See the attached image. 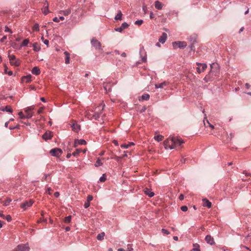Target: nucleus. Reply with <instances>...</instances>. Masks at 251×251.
<instances>
[{"label": "nucleus", "mask_w": 251, "mask_h": 251, "mask_svg": "<svg viewBox=\"0 0 251 251\" xmlns=\"http://www.w3.org/2000/svg\"><path fill=\"white\" fill-rule=\"evenodd\" d=\"M105 107V104L103 103H101L99 106H98L96 110L97 111L96 112L95 114L93 115V117L95 120H98L101 115V111L103 110L104 109V107Z\"/></svg>", "instance_id": "nucleus-1"}, {"label": "nucleus", "mask_w": 251, "mask_h": 251, "mask_svg": "<svg viewBox=\"0 0 251 251\" xmlns=\"http://www.w3.org/2000/svg\"><path fill=\"white\" fill-rule=\"evenodd\" d=\"M8 58L10 60V63L12 66H19L21 62L20 60L17 59L14 54H8Z\"/></svg>", "instance_id": "nucleus-2"}, {"label": "nucleus", "mask_w": 251, "mask_h": 251, "mask_svg": "<svg viewBox=\"0 0 251 251\" xmlns=\"http://www.w3.org/2000/svg\"><path fill=\"white\" fill-rule=\"evenodd\" d=\"M173 137L171 138L168 139L164 141V146L166 149H170L172 150L175 149V147L173 146Z\"/></svg>", "instance_id": "nucleus-3"}, {"label": "nucleus", "mask_w": 251, "mask_h": 251, "mask_svg": "<svg viewBox=\"0 0 251 251\" xmlns=\"http://www.w3.org/2000/svg\"><path fill=\"white\" fill-rule=\"evenodd\" d=\"M172 45L174 49H176L177 48L184 49L187 46V43L184 41L174 42H173Z\"/></svg>", "instance_id": "nucleus-4"}, {"label": "nucleus", "mask_w": 251, "mask_h": 251, "mask_svg": "<svg viewBox=\"0 0 251 251\" xmlns=\"http://www.w3.org/2000/svg\"><path fill=\"white\" fill-rule=\"evenodd\" d=\"M197 65L198 67L197 68V71L199 74H201L207 68V64L206 63H201L196 62Z\"/></svg>", "instance_id": "nucleus-5"}, {"label": "nucleus", "mask_w": 251, "mask_h": 251, "mask_svg": "<svg viewBox=\"0 0 251 251\" xmlns=\"http://www.w3.org/2000/svg\"><path fill=\"white\" fill-rule=\"evenodd\" d=\"M173 146L175 147V148L181 146L182 144L184 143V141L182 140L181 138H179L177 137L173 136Z\"/></svg>", "instance_id": "nucleus-6"}, {"label": "nucleus", "mask_w": 251, "mask_h": 251, "mask_svg": "<svg viewBox=\"0 0 251 251\" xmlns=\"http://www.w3.org/2000/svg\"><path fill=\"white\" fill-rule=\"evenodd\" d=\"M50 152L52 156L58 157L62 154V151L59 148H54L51 150Z\"/></svg>", "instance_id": "nucleus-7"}, {"label": "nucleus", "mask_w": 251, "mask_h": 251, "mask_svg": "<svg viewBox=\"0 0 251 251\" xmlns=\"http://www.w3.org/2000/svg\"><path fill=\"white\" fill-rule=\"evenodd\" d=\"M29 248L27 244H21L18 245L14 251H29Z\"/></svg>", "instance_id": "nucleus-8"}, {"label": "nucleus", "mask_w": 251, "mask_h": 251, "mask_svg": "<svg viewBox=\"0 0 251 251\" xmlns=\"http://www.w3.org/2000/svg\"><path fill=\"white\" fill-rule=\"evenodd\" d=\"M34 201L33 200H29V201H26L21 205V207L25 210L27 207H30L33 203Z\"/></svg>", "instance_id": "nucleus-9"}, {"label": "nucleus", "mask_w": 251, "mask_h": 251, "mask_svg": "<svg viewBox=\"0 0 251 251\" xmlns=\"http://www.w3.org/2000/svg\"><path fill=\"white\" fill-rule=\"evenodd\" d=\"M92 45L95 48L100 49H101V44L97 40V39H95L94 38L92 39L91 41Z\"/></svg>", "instance_id": "nucleus-10"}, {"label": "nucleus", "mask_w": 251, "mask_h": 251, "mask_svg": "<svg viewBox=\"0 0 251 251\" xmlns=\"http://www.w3.org/2000/svg\"><path fill=\"white\" fill-rule=\"evenodd\" d=\"M128 26H129V25H128V24L127 23L124 22V23H122V24L120 27L116 28L115 29V30L116 31L121 32L123 31V30L124 29L127 28Z\"/></svg>", "instance_id": "nucleus-11"}, {"label": "nucleus", "mask_w": 251, "mask_h": 251, "mask_svg": "<svg viewBox=\"0 0 251 251\" xmlns=\"http://www.w3.org/2000/svg\"><path fill=\"white\" fill-rule=\"evenodd\" d=\"M205 240L207 244L211 245H213L215 243L213 238L210 235H206Z\"/></svg>", "instance_id": "nucleus-12"}, {"label": "nucleus", "mask_w": 251, "mask_h": 251, "mask_svg": "<svg viewBox=\"0 0 251 251\" xmlns=\"http://www.w3.org/2000/svg\"><path fill=\"white\" fill-rule=\"evenodd\" d=\"M32 108L31 107H27L25 110V112L26 113L25 118L26 119H29L32 117V114L31 113Z\"/></svg>", "instance_id": "nucleus-13"}, {"label": "nucleus", "mask_w": 251, "mask_h": 251, "mask_svg": "<svg viewBox=\"0 0 251 251\" xmlns=\"http://www.w3.org/2000/svg\"><path fill=\"white\" fill-rule=\"evenodd\" d=\"M71 127L72 130L75 132H78L80 130V126L77 123H73L71 126Z\"/></svg>", "instance_id": "nucleus-14"}, {"label": "nucleus", "mask_w": 251, "mask_h": 251, "mask_svg": "<svg viewBox=\"0 0 251 251\" xmlns=\"http://www.w3.org/2000/svg\"><path fill=\"white\" fill-rule=\"evenodd\" d=\"M52 137L51 132L50 131L46 132L42 135V138L45 141L50 139Z\"/></svg>", "instance_id": "nucleus-15"}, {"label": "nucleus", "mask_w": 251, "mask_h": 251, "mask_svg": "<svg viewBox=\"0 0 251 251\" xmlns=\"http://www.w3.org/2000/svg\"><path fill=\"white\" fill-rule=\"evenodd\" d=\"M167 38V34L166 33L163 32L162 33V35L160 37V38L159 39V43H162V44L164 43L166 41Z\"/></svg>", "instance_id": "nucleus-16"}, {"label": "nucleus", "mask_w": 251, "mask_h": 251, "mask_svg": "<svg viewBox=\"0 0 251 251\" xmlns=\"http://www.w3.org/2000/svg\"><path fill=\"white\" fill-rule=\"evenodd\" d=\"M202 201H203V206L207 207L208 208H210L211 207V206H212L211 202L210 201H209L207 199H202Z\"/></svg>", "instance_id": "nucleus-17"}, {"label": "nucleus", "mask_w": 251, "mask_h": 251, "mask_svg": "<svg viewBox=\"0 0 251 251\" xmlns=\"http://www.w3.org/2000/svg\"><path fill=\"white\" fill-rule=\"evenodd\" d=\"M154 6L156 9L161 10L163 7V4L161 2L156 0L154 2Z\"/></svg>", "instance_id": "nucleus-18"}, {"label": "nucleus", "mask_w": 251, "mask_h": 251, "mask_svg": "<svg viewBox=\"0 0 251 251\" xmlns=\"http://www.w3.org/2000/svg\"><path fill=\"white\" fill-rule=\"evenodd\" d=\"M22 81L26 83H29L31 81V75H28L22 77Z\"/></svg>", "instance_id": "nucleus-19"}, {"label": "nucleus", "mask_w": 251, "mask_h": 251, "mask_svg": "<svg viewBox=\"0 0 251 251\" xmlns=\"http://www.w3.org/2000/svg\"><path fill=\"white\" fill-rule=\"evenodd\" d=\"M0 110L2 111H6L10 113H12L13 111L11 107L9 105H7L5 107L0 108Z\"/></svg>", "instance_id": "nucleus-20"}, {"label": "nucleus", "mask_w": 251, "mask_h": 251, "mask_svg": "<svg viewBox=\"0 0 251 251\" xmlns=\"http://www.w3.org/2000/svg\"><path fill=\"white\" fill-rule=\"evenodd\" d=\"M144 191L145 193L151 198L154 195V193L147 188H145Z\"/></svg>", "instance_id": "nucleus-21"}, {"label": "nucleus", "mask_w": 251, "mask_h": 251, "mask_svg": "<svg viewBox=\"0 0 251 251\" xmlns=\"http://www.w3.org/2000/svg\"><path fill=\"white\" fill-rule=\"evenodd\" d=\"M86 144V142L84 139H76L75 141V144L76 145H85Z\"/></svg>", "instance_id": "nucleus-22"}, {"label": "nucleus", "mask_w": 251, "mask_h": 251, "mask_svg": "<svg viewBox=\"0 0 251 251\" xmlns=\"http://www.w3.org/2000/svg\"><path fill=\"white\" fill-rule=\"evenodd\" d=\"M31 73L36 75H39L40 73V70L38 67H34L33 68Z\"/></svg>", "instance_id": "nucleus-23"}, {"label": "nucleus", "mask_w": 251, "mask_h": 251, "mask_svg": "<svg viewBox=\"0 0 251 251\" xmlns=\"http://www.w3.org/2000/svg\"><path fill=\"white\" fill-rule=\"evenodd\" d=\"M71 12V8H69L66 10H61L59 11L60 14H62L64 15V16H68L69 15Z\"/></svg>", "instance_id": "nucleus-24"}, {"label": "nucleus", "mask_w": 251, "mask_h": 251, "mask_svg": "<svg viewBox=\"0 0 251 251\" xmlns=\"http://www.w3.org/2000/svg\"><path fill=\"white\" fill-rule=\"evenodd\" d=\"M167 84H168V82L164 81V82L159 83L158 84H155V88L156 89L163 88L164 86H167Z\"/></svg>", "instance_id": "nucleus-25"}, {"label": "nucleus", "mask_w": 251, "mask_h": 251, "mask_svg": "<svg viewBox=\"0 0 251 251\" xmlns=\"http://www.w3.org/2000/svg\"><path fill=\"white\" fill-rule=\"evenodd\" d=\"M134 145V143L133 142H129L128 144H123L121 145V147L123 149H128L131 146Z\"/></svg>", "instance_id": "nucleus-26"}, {"label": "nucleus", "mask_w": 251, "mask_h": 251, "mask_svg": "<svg viewBox=\"0 0 251 251\" xmlns=\"http://www.w3.org/2000/svg\"><path fill=\"white\" fill-rule=\"evenodd\" d=\"M64 54L65 55V63L68 64L70 63V53L67 51H65Z\"/></svg>", "instance_id": "nucleus-27"}, {"label": "nucleus", "mask_w": 251, "mask_h": 251, "mask_svg": "<svg viewBox=\"0 0 251 251\" xmlns=\"http://www.w3.org/2000/svg\"><path fill=\"white\" fill-rule=\"evenodd\" d=\"M122 12L121 10H119L118 11V13L117 14H116V15L115 16L114 19L115 20H122Z\"/></svg>", "instance_id": "nucleus-28"}, {"label": "nucleus", "mask_w": 251, "mask_h": 251, "mask_svg": "<svg viewBox=\"0 0 251 251\" xmlns=\"http://www.w3.org/2000/svg\"><path fill=\"white\" fill-rule=\"evenodd\" d=\"M105 236V233L104 232H101L100 233L98 234L97 238L98 240H102L104 239V237Z\"/></svg>", "instance_id": "nucleus-29"}, {"label": "nucleus", "mask_w": 251, "mask_h": 251, "mask_svg": "<svg viewBox=\"0 0 251 251\" xmlns=\"http://www.w3.org/2000/svg\"><path fill=\"white\" fill-rule=\"evenodd\" d=\"M150 99V95L148 94H144L141 97V100H148Z\"/></svg>", "instance_id": "nucleus-30"}, {"label": "nucleus", "mask_w": 251, "mask_h": 251, "mask_svg": "<svg viewBox=\"0 0 251 251\" xmlns=\"http://www.w3.org/2000/svg\"><path fill=\"white\" fill-rule=\"evenodd\" d=\"M42 12L45 15H47L50 13V11L49 10V6H46L42 9Z\"/></svg>", "instance_id": "nucleus-31"}, {"label": "nucleus", "mask_w": 251, "mask_h": 251, "mask_svg": "<svg viewBox=\"0 0 251 251\" xmlns=\"http://www.w3.org/2000/svg\"><path fill=\"white\" fill-rule=\"evenodd\" d=\"M194 248L190 251H201L200 249V246L198 244H195L193 245Z\"/></svg>", "instance_id": "nucleus-32"}, {"label": "nucleus", "mask_w": 251, "mask_h": 251, "mask_svg": "<svg viewBox=\"0 0 251 251\" xmlns=\"http://www.w3.org/2000/svg\"><path fill=\"white\" fill-rule=\"evenodd\" d=\"M102 165V163L101 161V160L100 158H98L96 162L95 166L96 167H100Z\"/></svg>", "instance_id": "nucleus-33"}, {"label": "nucleus", "mask_w": 251, "mask_h": 251, "mask_svg": "<svg viewBox=\"0 0 251 251\" xmlns=\"http://www.w3.org/2000/svg\"><path fill=\"white\" fill-rule=\"evenodd\" d=\"M28 43L29 40L28 39H25L23 41V43L20 46V47L21 48L22 47L26 46Z\"/></svg>", "instance_id": "nucleus-34"}, {"label": "nucleus", "mask_w": 251, "mask_h": 251, "mask_svg": "<svg viewBox=\"0 0 251 251\" xmlns=\"http://www.w3.org/2000/svg\"><path fill=\"white\" fill-rule=\"evenodd\" d=\"M163 137L161 135H158L157 136H154V139L160 142L162 140Z\"/></svg>", "instance_id": "nucleus-35"}, {"label": "nucleus", "mask_w": 251, "mask_h": 251, "mask_svg": "<svg viewBox=\"0 0 251 251\" xmlns=\"http://www.w3.org/2000/svg\"><path fill=\"white\" fill-rule=\"evenodd\" d=\"M33 50H34L37 51L40 50V48L38 46V44L37 43H34L33 45Z\"/></svg>", "instance_id": "nucleus-36"}, {"label": "nucleus", "mask_w": 251, "mask_h": 251, "mask_svg": "<svg viewBox=\"0 0 251 251\" xmlns=\"http://www.w3.org/2000/svg\"><path fill=\"white\" fill-rule=\"evenodd\" d=\"M106 179V176L105 174H103L100 177L99 181L100 182H104Z\"/></svg>", "instance_id": "nucleus-37"}, {"label": "nucleus", "mask_w": 251, "mask_h": 251, "mask_svg": "<svg viewBox=\"0 0 251 251\" xmlns=\"http://www.w3.org/2000/svg\"><path fill=\"white\" fill-rule=\"evenodd\" d=\"M71 219H72V216L70 215L66 217L64 220L65 223H67V224L69 223L71 221Z\"/></svg>", "instance_id": "nucleus-38"}, {"label": "nucleus", "mask_w": 251, "mask_h": 251, "mask_svg": "<svg viewBox=\"0 0 251 251\" xmlns=\"http://www.w3.org/2000/svg\"><path fill=\"white\" fill-rule=\"evenodd\" d=\"M81 150L80 149H76L75 151L73 153L72 155L74 156H77L79 154V153L81 152Z\"/></svg>", "instance_id": "nucleus-39"}, {"label": "nucleus", "mask_w": 251, "mask_h": 251, "mask_svg": "<svg viewBox=\"0 0 251 251\" xmlns=\"http://www.w3.org/2000/svg\"><path fill=\"white\" fill-rule=\"evenodd\" d=\"M33 29L34 30H35V31H39V24L36 23L35 24L33 27Z\"/></svg>", "instance_id": "nucleus-40"}, {"label": "nucleus", "mask_w": 251, "mask_h": 251, "mask_svg": "<svg viewBox=\"0 0 251 251\" xmlns=\"http://www.w3.org/2000/svg\"><path fill=\"white\" fill-rule=\"evenodd\" d=\"M12 201V200L10 198L7 199L6 201L4 202V205L5 206H7L9 204L10 202Z\"/></svg>", "instance_id": "nucleus-41"}, {"label": "nucleus", "mask_w": 251, "mask_h": 251, "mask_svg": "<svg viewBox=\"0 0 251 251\" xmlns=\"http://www.w3.org/2000/svg\"><path fill=\"white\" fill-rule=\"evenodd\" d=\"M18 115L19 116L20 118L22 119H25V115H24L23 113L21 111L18 113Z\"/></svg>", "instance_id": "nucleus-42"}, {"label": "nucleus", "mask_w": 251, "mask_h": 251, "mask_svg": "<svg viewBox=\"0 0 251 251\" xmlns=\"http://www.w3.org/2000/svg\"><path fill=\"white\" fill-rule=\"evenodd\" d=\"M3 219H5L8 222H10L12 220V218H11L10 215H8L6 216H4V218H3Z\"/></svg>", "instance_id": "nucleus-43"}, {"label": "nucleus", "mask_w": 251, "mask_h": 251, "mask_svg": "<svg viewBox=\"0 0 251 251\" xmlns=\"http://www.w3.org/2000/svg\"><path fill=\"white\" fill-rule=\"evenodd\" d=\"M161 231H162V232L164 234L168 235L170 234V232L168 230H167L165 228H162Z\"/></svg>", "instance_id": "nucleus-44"}, {"label": "nucleus", "mask_w": 251, "mask_h": 251, "mask_svg": "<svg viewBox=\"0 0 251 251\" xmlns=\"http://www.w3.org/2000/svg\"><path fill=\"white\" fill-rule=\"evenodd\" d=\"M41 39H42V40L43 41V43H44L45 45H46L47 46H48L49 42V41H48V40L44 39V38L43 36H42V37H41Z\"/></svg>", "instance_id": "nucleus-45"}, {"label": "nucleus", "mask_w": 251, "mask_h": 251, "mask_svg": "<svg viewBox=\"0 0 251 251\" xmlns=\"http://www.w3.org/2000/svg\"><path fill=\"white\" fill-rule=\"evenodd\" d=\"M90 206V202L88 201H86L84 202V207L85 208H87Z\"/></svg>", "instance_id": "nucleus-46"}, {"label": "nucleus", "mask_w": 251, "mask_h": 251, "mask_svg": "<svg viewBox=\"0 0 251 251\" xmlns=\"http://www.w3.org/2000/svg\"><path fill=\"white\" fill-rule=\"evenodd\" d=\"M181 210L182 211H184V212H185V211H187V210H188V207L187 206H185V205H184V206H182L180 208Z\"/></svg>", "instance_id": "nucleus-47"}, {"label": "nucleus", "mask_w": 251, "mask_h": 251, "mask_svg": "<svg viewBox=\"0 0 251 251\" xmlns=\"http://www.w3.org/2000/svg\"><path fill=\"white\" fill-rule=\"evenodd\" d=\"M143 22V21L142 20H137L135 21V24L137 25H141Z\"/></svg>", "instance_id": "nucleus-48"}, {"label": "nucleus", "mask_w": 251, "mask_h": 251, "mask_svg": "<svg viewBox=\"0 0 251 251\" xmlns=\"http://www.w3.org/2000/svg\"><path fill=\"white\" fill-rule=\"evenodd\" d=\"M93 199V197L92 195H88L87 198V201H91Z\"/></svg>", "instance_id": "nucleus-49"}, {"label": "nucleus", "mask_w": 251, "mask_h": 251, "mask_svg": "<svg viewBox=\"0 0 251 251\" xmlns=\"http://www.w3.org/2000/svg\"><path fill=\"white\" fill-rule=\"evenodd\" d=\"M141 59L142 62H146L147 61V55H145L144 56H141Z\"/></svg>", "instance_id": "nucleus-50"}, {"label": "nucleus", "mask_w": 251, "mask_h": 251, "mask_svg": "<svg viewBox=\"0 0 251 251\" xmlns=\"http://www.w3.org/2000/svg\"><path fill=\"white\" fill-rule=\"evenodd\" d=\"M51 188L50 187H48L47 189L46 193L49 194V195H50L51 194Z\"/></svg>", "instance_id": "nucleus-51"}, {"label": "nucleus", "mask_w": 251, "mask_h": 251, "mask_svg": "<svg viewBox=\"0 0 251 251\" xmlns=\"http://www.w3.org/2000/svg\"><path fill=\"white\" fill-rule=\"evenodd\" d=\"M53 21L54 22L58 23L59 22V19L58 18L55 17L52 19Z\"/></svg>", "instance_id": "nucleus-52"}, {"label": "nucleus", "mask_w": 251, "mask_h": 251, "mask_svg": "<svg viewBox=\"0 0 251 251\" xmlns=\"http://www.w3.org/2000/svg\"><path fill=\"white\" fill-rule=\"evenodd\" d=\"M4 31L5 32H10L11 33H12V31L11 30V29L10 28H8V27L7 26H6L5 28V30Z\"/></svg>", "instance_id": "nucleus-53"}, {"label": "nucleus", "mask_w": 251, "mask_h": 251, "mask_svg": "<svg viewBox=\"0 0 251 251\" xmlns=\"http://www.w3.org/2000/svg\"><path fill=\"white\" fill-rule=\"evenodd\" d=\"M207 125H208V126H209L212 129H214V126H213L212 125H211L209 122L208 121V120H207Z\"/></svg>", "instance_id": "nucleus-54"}, {"label": "nucleus", "mask_w": 251, "mask_h": 251, "mask_svg": "<svg viewBox=\"0 0 251 251\" xmlns=\"http://www.w3.org/2000/svg\"><path fill=\"white\" fill-rule=\"evenodd\" d=\"M142 10L144 11L145 13H146V11L147 10V7L146 5H143L142 7Z\"/></svg>", "instance_id": "nucleus-55"}, {"label": "nucleus", "mask_w": 251, "mask_h": 251, "mask_svg": "<svg viewBox=\"0 0 251 251\" xmlns=\"http://www.w3.org/2000/svg\"><path fill=\"white\" fill-rule=\"evenodd\" d=\"M7 38V37L6 36H4L3 37H2L0 40V42H3L5 40H6Z\"/></svg>", "instance_id": "nucleus-56"}, {"label": "nucleus", "mask_w": 251, "mask_h": 251, "mask_svg": "<svg viewBox=\"0 0 251 251\" xmlns=\"http://www.w3.org/2000/svg\"><path fill=\"white\" fill-rule=\"evenodd\" d=\"M178 199L180 201H182L184 199V195L183 194H180L178 197Z\"/></svg>", "instance_id": "nucleus-57"}, {"label": "nucleus", "mask_w": 251, "mask_h": 251, "mask_svg": "<svg viewBox=\"0 0 251 251\" xmlns=\"http://www.w3.org/2000/svg\"><path fill=\"white\" fill-rule=\"evenodd\" d=\"M207 120H208L207 119V118L206 117V115H205L204 119L203 120V124L205 126H206V123H207Z\"/></svg>", "instance_id": "nucleus-58"}, {"label": "nucleus", "mask_w": 251, "mask_h": 251, "mask_svg": "<svg viewBox=\"0 0 251 251\" xmlns=\"http://www.w3.org/2000/svg\"><path fill=\"white\" fill-rule=\"evenodd\" d=\"M113 144H114L115 146H119L118 142V141H117V140H114L113 141Z\"/></svg>", "instance_id": "nucleus-59"}, {"label": "nucleus", "mask_w": 251, "mask_h": 251, "mask_svg": "<svg viewBox=\"0 0 251 251\" xmlns=\"http://www.w3.org/2000/svg\"><path fill=\"white\" fill-rule=\"evenodd\" d=\"M146 110V107L145 106H143L142 109L140 110V112L142 113L145 111Z\"/></svg>", "instance_id": "nucleus-60"}, {"label": "nucleus", "mask_w": 251, "mask_h": 251, "mask_svg": "<svg viewBox=\"0 0 251 251\" xmlns=\"http://www.w3.org/2000/svg\"><path fill=\"white\" fill-rule=\"evenodd\" d=\"M59 193L58 192H56L54 193V195L56 198H58L59 196Z\"/></svg>", "instance_id": "nucleus-61"}, {"label": "nucleus", "mask_w": 251, "mask_h": 251, "mask_svg": "<svg viewBox=\"0 0 251 251\" xmlns=\"http://www.w3.org/2000/svg\"><path fill=\"white\" fill-rule=\"evenodd\" d=\"M7 74H8V75L11 76L13 75V72L11 71H7Z\"/></svg>", "instance_id": "nucleus-62"}, {"label": "nucleus", "mask_w": 251, "mask_h": 251, "mask_svg": "<svg viewBox=\"0 0 251 251\" xmlns=\"http://www.w3.org/2000/svg\"><path fill=\"white\" fill-rule=\"evenodd\" d=\"M43 111V108H40L38 110V114H40Z\"/></svg>", "instance_id": "nucleus-63"}, {"label": "nucleus", "mask_w": 251, "mask_h": 251, "mask_svg": "<svg viewBox=\"0 0 251 251\" xmlns=\"http://www.w3.org/2000/svg\"><path fill=\"white\" fill-rule=\"evenodd\" d=\"M44 7L46 6H49V3H48V2L47 0H45L44 2Z\"/></svg>", "instance_id": "nucleus-64"}]
</instances>
